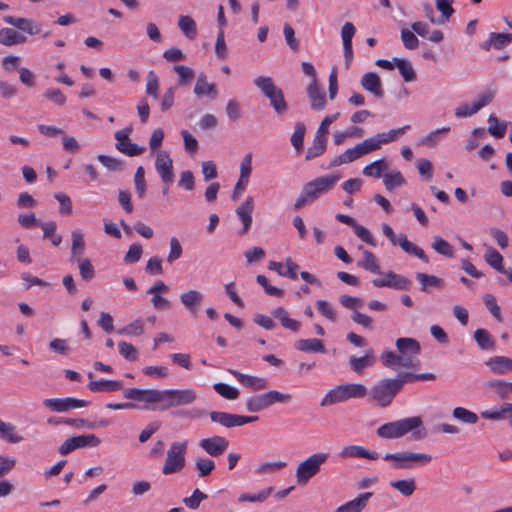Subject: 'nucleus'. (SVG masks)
Segmentation results:
<instances>
[{
    "label": "nucleus",
    "instance_id": "obj_1",
    "mask_svg": "<svg viewBox=\"0 0 512 512\" xmlns=\"http://www.w3.org/2000/svg\"><path fill=\"white\" fill-rule=\"evenodd\" d=\"M123 394L126 399L143 403V408L153 411H166L172 407L190 405L197 399V393L192 388L167 390L128 388Z\"/></svg>",
    "mask_w": 512,
    "mask_h": 512
},
{
    "label": "nucleus",
    "instance_id": "obj_2",
    "mask_svg": "<svg viewBox=\"0 0 512 512\" xmlns=\"http://www.w3.org/2000/svg\"><path fill=\"white\" fill-rule=\"evenodd\" d=\"M411 433L413 440L418 441L426 437V429L420 416L408 417L388 422L377 428L376 434L382 439H398Z\"/></svg>",
    "mask_w": 512,
    "mask_h": 512
},
{
    "label": "nucleus",
    "instance_id": "obj_3",
    "mask_svg": "<svg viewBox=\"0 0 512 512\" xmlns=\"http://www.w3.org/2000/svg\"><path fill=\"white\" fill-rule=\"evenodd\" d=\"M254 84L269 99L270 105L278 115H283L287 112L288 104L284 98L283 91L275 86L271 77L259 76L254 80Z\"/></svg>",
    "mask_w": 512,
    "mask_h": 512
},
{
    "label": "nucleus",
    "instance_id": "obj_4",
    "mask_svg": "<svg viewBox=\"0 0 512 512\" xmlns=\"http://www.w3.org/2000/svg\"><path fill=\"white\" fill-rule=\"evenodd\" d=\"M188 440L175 441L171 443L166 459L162 468L164 475H171L180 472L186 465V452L188 449Z\"/></svg>",
    "mask_w": 512,
    "mask_h": 512
},
{
    "label": "nucleus",
    "instance_id": "obj_5",
    "mask_svg": "<svg viewBox=\"0 0 512 512\" xmlns=\"http://www.w3.org/2000/svg\"><path fill=\"white\" fill-rule=\"evenodd\" d=\"M385 461L392 463L393 469H412L417 466H423L431 462L432 456L424 453L414 452H396L386 453L383 456Z\"/></svg>",
    "mask_w": 512,
    "mask_h": 512
},
{
    "label": "nucleus",
    "instance_id": "obj_6",
    "mask_svg": "<svg viewBox=\"0 0 512 512\" xmlns=\"http://www.w3.org/2000/svg\"><path fill=\"white\" fill-rule=\"evenodd\" d=\"M328 457V453L319 452L300 462L296 469L297 483L299 485L307 484L320 472L321 466L327 461Z\"/></svg>",
    "mask_w": 512,
    "mask_h": 512
},
{
    "label": "nucleus",
    "instance_id": "obj_7",
    "mask_svg": "<svg viewBox=\"0 0 512 512\" xmlns=\"http://www.w3.org/2000/svg\"><path fill=\"white\" fill-rule=\"evenodd\" d=\"M401 391V382L394 379L385 378L375 384L370 392V397L381 407H387L391 404L396 394Z\"/></svg>",
    "mask_w": 512,
    "mask_h": 512
},
{
    "label": "nucleus",
    "instance_id": "obj_8",
    "mask_svg": "<svg viewBox=\"0 0 512 512\" xmlns=\"http://www.w3.org/2000/svg\"><path fill=\"white\" fill-rule=\"evenodd\" d=\"M340 180L339 175H326L318 177L304 185L306 194L314 201L321 195L330 191Z\"/></svg>",
    "mask_w": 512,
    "mask_h": 512
},
{
    "label": "nucleus",
    "instance_id": "obj_9",
    "mask_svg": "<svg viewBox=\"0 0 512 512\" xmlns=\"http://www.w3.org/2000/svg\"><path fill=\"white\" fill-rule=\"evenodd\" d=\"M132 133V127H126L115 133V139L117 140L116 149L130 157L138 156L145 151L144 147H139L137 144L130 141L129 135Z\"/></svg>",
    "mask_w": 512,
    "mask_h": 512
},
{
    "label": "nucleus",
    "instance_id": "obj_10",
    "mask_svg": "<svg viewBox=\"0 0 512 512\" xmlns=\"http://www.w3.org/2000/svg\"><path fill=\"white\" fill-rule=\"evenodd\" d=\"M101 440L94 434L79 435L68 438L59 448L61 455H67L75 449L86 447V446H98Z\"/></svg>",
    "mask_w": 512,
    "mask_h": 512
},
{
    "label": "nucleus",
    "instance_id": "obj_11",
    "mask_svg": "<svg viewBox=\"0 0 512 512\" xmlns=\"http://www.w3.org/2000/svg\"><path fill=\"white\" fill-rule=\"evenodd\" d=\"M43 405L53 412H66L75 408L87 407L89 402L76 398H50L43 401Z\"/></svg>",
    "mask_w": 512,
    "mask_h": 512
},
{
    "label": "nucleus",
    "instance_id": "obj_12",
    "mask_svg": "<svg viewBox=\"0 0 512 512\" xmlns=\"http://www.w3.org/2000/svg\"><path fill=\"white\" fill-rule=\"evenodd\" d=\"M155 169L165 185H170L174 181L173 161L169 154L161 150L156 155Z\"/></svg>",
    "mask_w": 512,
    "mask_h": 512
},
{
    "label": "nucleus",
    "instance_id": "obj_13",
    "mask_svg": "<svg viewBox=\"0 0 512 512\" xmlns=\"http://www.w3.org/2000/svg\"><path fill=\"white\" fill-rule=\"evenodd\" d=\"M372 284L377 288L387 287L401 291H408L411 287V281L393 271L386 273L385 279H373Z\"/></svg>",
    "mask_w": 512,
    "mask_h": 512
},
{
    "label": "nucleus",
    "instance_id": "obj_14",
    "mask_svg": "<svg viewBox=\"0 0 512 512\" xmlns=\"http://www.w3.org/2000/svg\"><path fill=\"white\" fill-rule=\"evenodd\" d=\"M199 446L211 457H219L227 450L229 441L223 436L215 435L201 439Z\"/></svg>",
    "mask_w": 512,
    "mask_h": 512
},
{
    "label": "nucleus",
    "instance_id": "obj_15",
    "mask_svg": "<svg viewBox=\"0 0 512 512\" xmlns=\"http://www.w3.org/2000/svg\"><path fill=\"white\" fill-rule=\"evenodd\" d=\"M493 97L494 94L492 92L484 93L471 107L467 104L458 106L455 110V116L458 118L470 117L476 114L483 107L487 106L493 100Z\"/></svg>",
    "mask_w": 512,
    "mask_h": 512
},
{
    "label": "nucleus",
    "instance_id": "obj_16",
    "mask_svg": "<svg viewBox=\"0 0 512 512\" xmlns=\"http://www.w3.org/2000/svg\"><path fill=\"white\" fill-rule=\"evenodd\" d=\"M381 361L386 367L402 366L405 368L417 369L420 361H415L407 356L396 355L392 351H385L381 355Z\"/></svg>",
    "mask_w": 512,
    "mask_h": 512
},
{
    "label": "nucleus",
    "instance_id": "obj_17",
    "mask_svg": "<svg viewBox=\"0 0 512 512\" xmlns=\"http://www.w3.org/2000/svg\"><path fill=\"white\" fill-rule=\"evenodd\" d=\"M4 21L7 24H9L23 32H26L30 35H37V34H40L42 31L41 25L34 22L31 19L14 17V16H5Z\"/></svg>",
    "mask_w": 512,
    "mask_h": 512
},
{
    "label": "nucleus",
    "instance_id": "obj_18",
    "mask_svg": "<svg viewBox=\"0 0 512 512\" xmlns=\"http://www.w3.org/2000/svg\"><path fill=\"white\" fill-rule=\"evenodd\" d=\"M396 347L400 353V356H407L415 361H420L417 356L421 352L419 342L414 338H398L396 340Z\"/></svg>",
    "mask_w": 512,
    "mask_h": 512
},
{
    "label": "nucleus",
    "instance_id": "obj_19",
    "mask_svg": "<svg viewBox=\"0 0 512 512\" xmlns=\"http://www.w3.org/2000/svg\"><path fill=\"white\" fill-rule=\"evenodd\" d=\"M232 374L243 386L254 390H264L268 387V381L265 378L243 374L237 370L230 369Z\"/></svg>",
    "mask_w": 512,
    "mask_h": 512
},
{
    "label": "nucleus",
    "instance_id": "obj_20",
    "mask_svg": "<svg viewBox=\"0 0 512 512\" xmlns=\"http://www.w3.org/2000/svg\"><path fill=\"white\" fill-rule=\"evenodd\" d=\"M339 456L343 459L346 458H365L368 460H378L379 454L375 451H369L368 449L359 445H349L343 447Z\"/></svg>",
    "mask_w": 512,
    "mask_h": 512
},
{
    "label": "nucleus",
    "instance_id": "obj_21",
    "mask_svg": "<svg viewBox=\"0 0 512 512\" xmlns=\"http://www.w3.org/2000/svg\"><path fill=\"white\" fill-rule=\"evenodd\" d=\"M193 92L198 98L207 96L211 99H215L218 96L216 85L209 83L204 73L198 75Z\"/></svg>",
    "mask_w": 512,
    "mask_h": 512
},
{
    "label": "nucleus",
    "instance_id": "obj_22",
    "mask_svg": "<svg viewBox=\"0 0 512 512\" xmlns=\"http://www.w3.org/2000/svg\"><path fill=\"white\" fill-rule=\"evenodd\" d=\"M362 87L376 98L383 97L381 79L375 72H367L361 79Z\"/></svg>",
    "mask_w": 512,
    "mask_h": 512
},
{
    "label": "nucleus",
    "instance_id": "obj_23",
    "mask_svg": "<svg viewBox=\"0 0 512 512\" xmlns=\"http://www.w3.org/2000/svg\"><path fill=\"white\" fill-rule=\"evenodd\" d=\"M485 365L498 375L512 372V359L506 356H493L485 362Z\"/></svg>",
    "mask_w": 512,
    "mask_h": 512
},
{
    "label": "nucleus",
    "instance_id": "obj_24",
    "mask_svg": "<svg viewBox=\"0 0 512 512\" xmlns=\"http://www.w3.org/2000/svg\"><path fill=\"white\" fill-rule=\"evenodd\" d=\"M307 94L311 101V109L323 110L326 106L325 92L321 91L317 81L312 80L307 87Z\"/></svg>",
    "mask_w": 512,
    "mask_h": 512
},
{
    "label": "nucleus",
    "instance_id": "obj_25",
    "mask_svg": "<svg viewBox=\"0 0 512 512\" xmlns=\"http://www.w3.org/2000/svg\"><path fill=\"white\" fill-rule=\"evenodd\" d=\"M253 209L254 203L252 197H248L246 201L236 209V214L243 223L242 234L247 233L251 227Z\"/></svg>",
    "mask_w": 512,
    "mask_h": 512
},
{
    "label": "nucleus",
    "instance_id": "obj_26",
    "mask_svg": "<svg viewBox=\"0 0 512 512\" xmlns=\"http://www.w3.org/2000/svg\"><path fill=\"white\" fill-rule=\"evenodd\" d=\"M122 387L123 385L121 381L106 379L90 381L88 384L89 390L94 393L115 392L121 390Z\"/></svg>",
    "mask_w": 512,
    "mask_h": 512
},
{
    "label": "nucleus",
    "instance_id": "obj_27",
    "mask_svg": "<svg viewBox=\"0 0 512 512\" xmlns=\"http://www.w3.org/2000/svg\"><path fill=\"white\" fill-rule=\"evenodd\" d=\"M294 348L309 353H325L326 351L323 342L316 338L296 340Z\"/></svg>",
    "mask_w": 512,
    "mask_h": 512
},
{
    "label": "nucleus",
    "instance_id": "obj_28",
    "mask_svg": "<svg viewBox=\"0 0 512 512\" xmlns=\"http://www.w3.org/2000/svg\"><path fill=\"white\" fill-rule=\"evenodd\" d=\"M252 172V153H247L240 164V176L236 183V189H245L249 183L250 175Z\"/></svg>",
    "mask_w": 512,
    "mask_h": 512
},
{
    "label": "nucleus",
    "instance_id": "obj_29",
    "mask_svg": "<svg viewBox=\"0 0 512 512\" xmlns=\"http://www.w3.org/2000/svg\"><path fill=\"white\" fill-rule=\"evenodd\" d=\"M272 316L278 319L281 325L285 329H289L293 332H298L301 327V323L288 316V312L283 307H278L272 311Z\"/></svg>",
    "mask_w": 512,
    "mask_h": 512
},
{
    "label": "nucleus",
    "instance_id": "obj_30",
    "mask_svg": "<svg viewBox=\"0 0 512 512\" xmlns=\"http://www.w3.org/2000/svg\"><path fill=\"white\" fill-rule=\"evenodd\" d=\"M398 245L408 254L415 255L420 260L425 263L429 262L428 256L425 254L424 250L407 239L405 234H400L398 236Z\"/></svg>",
    "mask_w": 512,
    "mask_h": 512
},
{
    "label": "nucleus",
    "instance_id": "obj_31",
    "mask_svg": "<svg viewBox=\"0 0 512 512\" xmlns=\"http://www.w3.org/2000/svg\"><path fill=\"white\" fill-rule=\"evenodd\" d=\"M326 147L327 137L321 136L316 133L312 145L308 148L306 152L305 159L309 161L318 156H321L326 151Z\"/></svg>",
    "mask_w": 512,
    "mask_h": 512
},
{
    "label": "nucleus",
    "instance_id": "obj_32",
    "mask_svg": "<svg viewBox=\"0 0 512 512\" xmlns=\"http://www.w3.org/2000/svg\"><path fill=\"white\" fill-rule=\"evenodd\" d=\"M344 401H347L344 388L342 385H338L326 393V395L322 398L320 405L322 407H326Z\"/></svg>",
    "mask_w": 512,
    "mask_h": 512
},
{
    "label": "nucleus",
    "instance_id": "obj_33",
    "mask_svg": "<svg viewBox=\"0 0 512 512\" xmlns=\"http://www.w3.org/2000/svg\"><path fill=\"white\" fill-rule=\"evenodd\" d=\"M203 295L197 290H190L181 294V303L192 313H196L197 306L202 302Z\"/></svg>",
    "mask_w": 512,
    "mask_h": 512
},
{
    "label": "nucleus",
    "instance_id": "obj_34",
    "mask_svg": "<svg viewBox=\"0 0 512 512\" xmlns=\"http://www.w3.org/2000/svg\"><path fill=\"white\" fill-rule=\"evenodd\" d=\"M474 339L482 350H495L496 342L493 336L483 328H479L474 332Z\"/></svg>",
    "mask_w": 512,
    "mask_h": 512
},
{
    "label": "nucleus",
    "instance_id": "obj_35",
    "mask_svg": "<svg viewBox=\"0 0 512 512\" xmlns=\"http://www.w3.org/2000/svg\"><path fill=\"white\" fill-rule=\"evenodd\" d=\"M416 279L421 285V290L423 292H428L430 287L442 289L444 287V280L442 278L436 277L434 275H428L425 273H417Z\"/></svg>",
    "mask_w": 512,
    "mask_h": 512
},
{
    "label": "nucleus",
    "instance_id": "obj_36",
    "mask_svg": "<svg viewBox=\"0 0 512 512\" xmlns=\"http://www.w3.org/2000/svg\"><path fill=\"white\" fill-rule=\"evenodd\" d=\"M26 41V37L19 34L12 28H3L0 30V44L5 46H12L21 44Z\"/></svg>",
    "mask_w": 512,
    "mask_h": 512
},
{
    "label": "nucleus",
    "instance_id": "obj_37",
    "mask_svg": "<svg viewBox=\"0 0 512 512\" xmlns=\"http://www.w3.org/2000/svg\"><path fill=\"white\" fill-rule=\"evenodd\" d=\"M373 496L372 492H364L359 494L353 500H350L343 504L348 512H362L367 504L369 499Z\"/></svg>",
    "mask_w": 512,
    "mask_h": 512
},
{
    "label": "nucleus",
    "instance_id": "obj_38",
    "mask_svg": "<svg viewBox=\"0 0 512 512\" xmlns=\"http://www.w3.org/2000/svg\"><path fill=\"white\" fill-rule=\"evenodd\" d=\"M359 158H361V156L359 154L357 146L355 145L353 148L347 149L343 154L334 157L330 161L328 168H333V167H337L342 164H347V163L353 162Z\"/></svg>",
    "mask_w": 512,
    "mask_h": 512
},
{
    "label": "nucleus",
    "instance_id": "obj_39",
    "mask_svg": "<svg viewBox=\"0 0 512 512\" xmlns=\"http://www.w3.org/2000/svg\"><path fill=\"white\" fill-rule=\"evenodd\" d=\"M71 237L72 246L70 260L75 261L77 258H81L80 256L84 253L85 241L83 234L79 230L73 231Z\"/></svg>",
    "mask_w": 512,
    "mask_h": 512
},
{
    "label": "nucleus",
    "instance_id": "obj_40",
    "mask_svg": "<svg viewBox=\"0 0 512 512\" xmlns=\"http://www.w3.org/2000/svg\"><path fill=\"white\" fill-rule=\"evenodd\" d=\"M210 419L212 422L219 423L226 428L237 427V414L212 411L210 412Z\"/></svg>",
    "mask_w": 512,
    "mask_h": 512
},
{
    "label": "nucleus",
    "instance_id": "obj_41",
    "mask_svg": "<svg viewBox=\"0 0 512 512\" xmlns=\"http://www.w3.org/2000/svg\"><path fill=\"white\" fill-rule=\"evenodd\" d=\"M394 64L398 68L404 81L412 82L416 80V73L409 61H407L406 59L395 57Z\"/></svg>",
    "mask_w": 512,
    "mask_h": 512
},
{
    "label": "nucleus",
    "instance_id": "obj_42",
    "mask_svg": "<svg viewBox=\"0 0 512 512\" xmlns=\"http://www.w3.org/2000/svg\"><path fill=\"white\" fill-rule=\"evenodd\" d=\"M269 406L266 394L254 395L247 399L246 409L249 412L256 413L267 409Z\"/></svg>",
    "mask_w": 512,
    "mask_h": 512
},
{
    "label": "nucleus",
    "instance_id": "obj_43",
    "mask_svg": "<svg viewBox=\"0 0 512 512\" xmlns=\"http://www.w3.org/2000/svg\"><path fill=\"white\" fill-rule=\"evenodd\" d=\"M173 70L178 75V86H189L195 77V72L192 68L185 65H175Z\"/></svg>",
    "mask_w": 512,
    "mask_h": 512
},
{
    "label": "nucleus",
    "instance_id": "obj_44",
    "mask_svg": "<svg viewBox=\"0 0 512 512\" xmlns=\"http://www.w3.org/2000/svg\"><path fill=\"white\" fill-rule=\"evenodd\" d=\"M178 26L187 38L194 39L196 37L197 26L190 16L181 15L178 20Z\"/></svg>",
    "mask_w": 512,
    "mask_h": 512
},
{
    "label": "nucleus",
    "instance_id": "obj_45",
    "mask_svg": "<svg viewBox=\"0 0 512 512\" xmlns=\"http://www.w3.org/2000/svg\"><path fill=\"white\" fill-rule=\"evenodd\" d=\"M344 388V392L347 400L359 399L367 395V388L363 384L359 383H347L341 384Z\"/></svg>",
    "mask_w": 512,
    "mask_h": 512
},
{
    "label": "nucleus",
    "instance_id": "obj_46",
    "mask_svg": "<svg viewBox=\"0 0 512 512\" xmlns=\"http://www.w3.org/2000/svg\"><path fill=\"white\" fill-rule=\"evenodd\" d=\"M452 416L458 421L465 424H476L478 422V415L466 408L456 407L452 411Z\"/></svg>",
    "mask_w": 512,
    "mask_h": 512
},
{
    "label": "nucleus",
    "instance_id": "obj_47",
    "mask_svg": "<svg viewBox=\"0 0 512 512\" xmlns=\"http://www.w3.org/2000/svg\"><path fill=\"white\" fill-rule=\"evenodd\" d=\"M390 485L405 497L411 496L416 490L414 479L397 480L391 482Z\"/></svg>",
    "mask_w": 512,
    "mask_h": 512
},
{
    "label": "nucleus",
    "instance_id": "obj_48",
    "mask_svg": "<svg viewBox=\"0 0 512 512\" xmlns=\"http://www.w3.org/2000/svg\"><path fill=\"white\" fill-rule=\"evenodd\" d=\"M79 273L84 281H90L95 277V269L89 258H77Z\"/></svg>",
    "mask_w": 512,
    "mask_h": 512
},
{
    "label": "nucleus",
    "instance_id": "obj_49",
    "mask_svg": "<svg viewBox=\"0 0 512 512\" xmlns=\"http://www.w3.org/2000/svg\"><path fill=\"white\" fill-rule=\"evenodd\" d=\"M135 191L139 199H144L147 192V184L145 181V170L142 166L136 169L134 175Z\"/></svg>",
    "mask_w": 512,
    "mask_h": 512
},
{
    "label": "nucleus",
    "instance_id": "obj_50",
    "mask_svg": "<svg viewBox=\"0 0 512 512\" xmlns=\"http://www.w3.org/2000/svg\"><path fill=\"white\" fill-rule=\"evenodd\" d=\"M489 127L487 131L496 138H503L506 134L507 125L505 122H499L493 114L488 117Z\"/></svg>",
    "mask_w": 512,
    "mask_h": 512
},
{
    "label": "nucleus",
    "instance_id": "obj_51",
    "mask_svg": "<svg viewBox=\"0 0 512 512\" xmlns=\"http://www.w3.org/2000/svg\"><path fill=\"white\" fill-rule=\"evenodd\" d=\"M387 169L384 159H379L367 165L363 169V174L367 177L380 178L382 173Z\"/></svg>",
    "mask_w": 512,
    "mask_h": 512
},
{
    "label": "nucleus",
    "instance_id": "obj_52",
    "mask_svg": "<svg viewBox=\"0 0 512 512\" xmlns=\"http://www.w3.org/2000/svg\"><path fill=\"white\" fill-rule=\"evenodd\" d=\"M432 248L440 255L452 258L454 256L453 246L445 239L435 236L432 243Z\"/></svg>",
    "mask_w": 512,
    "mask_h": 512
},
{
    "label": "nucleus",
    "instance_id": "obj_53",
    "mask_svg": "<svg viewBox=\"0 0 512 512\" xmlns=\"http://www.w3.org/2000/svg\"><path fill=\"white\" fill-rule=\"evenodd\" d=\"M15 426L12 424H8L3 422L0 419V437L3 439H6L7 441L11 443H19L23 440V437L16 434L15 432Z\"/></svg>",
    "mask_w": 512,
    "mask_h": 512
},
{
    "label": "nucleus",
    "instance_id": "obj_54",
    "mask_svg": "<svg viewBox=\"0 0 512 512\" xmlns=\"http://www.w3.org/2000/svg\"><path fill=\"white\" fill-rule=\"evenodd\" d=\"M360 156L367 155L371 152H374L381 148V143L377 137H371L368 139H365L363 142L356 144Z\"/></svg>",
    "mask_w": 512,
    "mask_h": 512
},
{
    "label": "nucleus",
    "instance_id": "obj_55",
    "mask_svg": "<svg viewBox=\"0 0 512 512\" xmlns=\"http://www.w3.org/2000/svg\"><path fill=\"white\" fill-rule=\"evenodd\" d=\"M485 261L498 272L504 271L503 257L496 249L489 248L487 250L485 254Z\"/></svg>",
    "mask_w": 512,
    "mask_h": 512
},
{
    "label": "nucleus",
    "instance_id": "obj_56",
    "mask_svg": "<svg viewBox=\"0 0 512 512\" xmlns=\"http://www.w3.org/2000/svg\"><path fill=\"white\" fill-rule=\"evenodd\" d=\"M214 390L221 395L223 398L228 400H235L239 397V391L235 387H232L226 383L219 382L214 384Z\"/></svg>",
    "mask_w": 512,
    "mask_h": 512
},
{
    "label": "nucleus",
    "instance_id": "obj_57",
    "mask_svg": "<svg viewBox=\"0 0 512 512\" xmlns=\"http://www.w3.org/2000/svg\"><path fill=\"white\" fill-rule=\"evenodd\" d=\"M383 182L388 191L393 190L395 187H401L406 183L399 171L385 174L383 176Z\"/></svg>",
    "mask_w": 512,
    "mask_h": 512
},
{
    "label": "nucleus",
    "instance_id": "obj_58",
    "mask_svg": "<svg viewBox=\"0 0 512 512\" xmlns=\"http://www.w3.org/2000/svg\"><path fill=\"white\" fill-rule=\"evenodd\" d=\"M274 491L273 487L265 488L257 494H241L238 498L239 502H264Z\"/></svg>",
    "mask_w": 512,
    "mask_h": 512
},
{
    "label": "nucleus",
    "instance_id": "obj_59",
    "mask_svg": "<svg viewBox=\"0 0 512 512\" xmlns=\"http://www.w3.org/2000/svg\"><path fill=\"white\" fill-rule=\"evenodd\" d=\"M305 131V125L299 122L295 125V130L291 136V143L298 152L303 149Z\"/></svg>",
    "mask_w": 512,
    "mask_h": 512
},
{
    "label": "nucleus",
    "instance_id": "obj_60",
    "mask_svg": "<svg viewBox=\"0 0 512 512\" xmlns=\"http://www.w3.org/2000/svg\"><path fill=\"white\" fill-rule=\"evenodd\" d=\"M374 362L373 356L365 355L362 357H352L350 359V366L356 373H361L366 367L371 366Z\"/></svg>",
    "mask_w": 512,
    "mask_h": 512
},
{
    "label": "nucleus",
    "instance_id": "obj_61",
    "mask_svg": "<svg viewBox=\"0 0 512 512\" xmlns=\"http://www.w3.org/2000/svg\"><path fill=\"white\" fill-rule=\"evenodd\" d=\"M98 161L110 171H122L124 164L121 160L100 154L97 156Z\"/></svg>",
    "mask_w": 512,
    "mask_h": 512
},
{
    "label": "nucleus",
    "instance_id": "obj_62",
    "mask_svg": "<svg viewBox=\"0 0 512 512\" xmlns=\"http://www.w3.org/2000/svg\"><path fill=\"white\" fill-rule=\"evenodd\" d=\"M119 333L126 336H140L144 333L143 321L138 318L122 328Z\"/></svg>",
    "mask_w": 512,
    "mask_h": 512
},
{
    "label": "nucleus",
    "instance_id": "obj_63",
    "mask_svg": "<svg viewBox=\"0 0 512 512\" xmlns=\"http://www.w3.org/2000/svg\"><path fill=\"white\" fill-rule=\"evenodd\" d=\"M119 353L120 355L128 361H136L138 357V352L136 348L128 342L120 341L118 343Z\"/></svg>",
    "mask_w": 512,
    "mask_h": 512
},
{
    "label": "nucleus",
    "instance_id": "obj_64",
    "mask_svg": "<svg viewBox=\"0 0 512 512\" xmlns=\"http://www.w3.org/2000/svg\"><path fill=\"white\" fill-rule=\"evenodd\" d=\"M490 36L493 41V47L497 50H501L505 48L512 42V34L511 33H490Z\"/></svg>",
    "mask_w": 512,
    "mask_h": 512
}]
</instances>
